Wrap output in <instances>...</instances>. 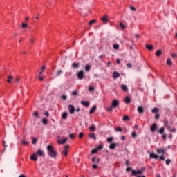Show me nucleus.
Here are the masks:
<instances>
[{
	"label": "nucleus",
	"instance_id": "1",
	"mask_svg": "<svg viewBox=\"0 0 177 177\" xmlns=\"http://www.w3.org/2000/svg\"><path fill=\"white\" fill-rule=\"evenodd\" d=\"M47 151L48 154V156H50V157L54 158L57 156V153H56V151L53 150V147L52 145L47 146Z\"/></svg>",
	"mask_w": 177,
	"mask_h": 177
},
{
	"label": "nucleus",
	"instance_id": "2",
	"mask_svg": "<svg viewBox=\"0 0 177 177\" xmlns=\"http://www.w3.org/2000/svg\"><path fill=\"white\" fill-rule=\"evenodd\" d=\"M157 153L158 154H160V156H159V159L161 160L162 161H164L165 160V158L164 157V154H165V151L164 149H156Z\"/></svg>",
	"mask_w": 177,
	"mask_h": 177
},
{
	"label": "nucleus",
	"instance_id": "3",
	"mask_svg": "<svg viewBox=\"0 0 177 177\" xmlns=\"http://www.w3.org/2000/svg\"><path fill=\"white\" fill-rule=\"evenodd\" d=\"M120 106V102L118 101V100H113L111 103V106L113 109H117Z\"/></svg>",
	"mask_w": 177,
	"mask_h": 177
},
{
	"label": "nucleus",
	"instance_id": "4",
	"mask_svg": "<svg viewBox=\"0 0 177 177\" xmlns=\"http://www.w3.org/2000/svg\"><path fill=\"white\" fill-rule=\"evenodd\" d=\"M62 156H65L66 157H67V156H68V146H65L64 147V149L62 151Z\"/></svg>",
	"mask_w": 177,
	"mask_h": 177
},
{
	"label": "nucleus",
	"instance_id": "5",
	"mask_svg": "<svg viewBox=\"0 0 177 177\" xmlns=\"http://www.w3.org/2000/svg\"><path fill=\"white\" fill-rule=\"evenodd\" d=\"M68 109L69 110V113L71 114H74L75 111V108L74 107V106L73 105H68Z\"/></svg>",
	"mask_w": 177,
	"mask_h": 177
},
{
	"label": "nucleus",
	"instance_id": "6",
	"mask_svg": "<svg viewBox=\"0 0 177 177\" xmlns=\"http://www.w3.org/2000/svg\"><path fill=\"white\" fill-rule=\"evenodd\" d=\"M77 78L78 80H82L84 78V72L82 71H80L77 73Z\"/></svg>",
	"mask_w": 177,
	"mask_h": 177
},
{
	"label": "nucleus",
	"instance_id": "7",
	"mask_svg": "<svg viewBox=\"0 0 177 177\" xmlns=\"http://www.w3.org/2000/svg\"><path fill=\"white\" fill-rule=\"evenodd\" d=\"M156 131H157V123H153L151 126V132H156Z\"/></svg>",
	"mask_w": 177,
	"mask_h": 177
},
{
	"label": "nucleus",
	"instance_id": "8",
	"mask_svg": "<svg viewBox=\"0 0 177 177\" xmlns=\"http://www.w3.org/2000/svg\"><path fill=\"white\" fill-rule=\"evenodd\" d=\"M36 156H39V157H42V156H45V153H44V151L41 149H38Z\"/></svg>",
	"mask_w": 177,
	"mask_h": 177
},
{
	"label": "nucleus",
	"instance_id": "9",
	"mask_svg": "<svg viewBox=\"0 0 177 177\" xmlns=\"http://www.w3.org/2000/svg\"><path fill=\"white\" fill-rule=\"evenodd\" d=\"M80 103L82 106H84V107H89V102L88 101H81Z\"/></svg>",
	"mask_w": 177,
	"mask_h": 177
},
{
	"label": "nucleus",
	"instance_id": "10",
	"mask_svg": "<svg viewBox=\"0 0 177 177\" xmlns=\"http://www.w3.org/2000/svg\"><path fill=\"white\" fill-rule=\"evenodd\" d=\"M131 172H132L133 175H138L139 174H143V171L141 170H137V171L131 170Z\"/></svg>",
	"mask_w": 177,
	"mask_h": 177
},
{
	"label": "nucleus",
	"instance_id": "11",
	"mask_svg": "<svg viewBox=\"0 0 177 177\" xmlns=\"http://www.w3.org/2000/svg\"><path fill=\"white\" fill-rule=\"evenodd\" d=\"M96 105H94L89 111V114H93V113H95V111H96Z\"/></svg>",
	"mask_w": 177,
	"mask_h": 177
},
{
	"label": "nucleus",
	"instance_id": "12",
	"mask_svg": "<svg viewBox=\"0 0 177 177\" xmlns=\"http://www.w3.org/2000/svg\"><path fill=\"white\" fill-rule=\"evenodd\" d=\"M101 20L103 21V23H108L109 22V19H107V15H104L101 18Z\"/></svg>",
	"mask_w": 177,
	"mask_h": 177
},
{
	"label": "nucleus",
	"instance_id": "13",
	"mask_svg": "<svg viewBox=\"0 0 177 177\" xmlns=\"http://www.w3.org/2000/svg\"><path fill=\"white\" fill-rule=\"evenodd\" d=\"M30 159L32 160V161H37L38 158H37V153H34L33 155H32L30 156Z\"/></svg>",
	"mask_w": 177,
	"mask_h": 177
},
{
	"label": "nucleus",
	"instance_id": "14",
	"mask_svg": "<svg viewBox=\"0 0 177 177\" xmlns=\"http://www.w3.org/2000/svg\"><path fill=\"white\" fill-rule=\"evenodd\" d=\"M137 110H138V112L139 113V114H142V113H145V110L143 109V107H142V106H138Z\"/></svg>",
	"mask_w": 177,
	"mask_h": 177
},
{
	"label": "nucleus",
	"instance_id": "15",
	"mask_svg": "<svg viewBox=\"0 0 177 177\" xmlns=\"http://www.w3.org/2000/svg\"><path fill=\"white\" fill-rule=\"evenodd\" d=\"M149 157H150L151 158H154L155 160H157V158H158V156L156 155V154L154 153H150Z\"/></svg>",
	"mask_w": 177,
	"mask_h": 177
},
{
	"label": "nucleus",
	"instance_id": "16",
	"mask_svg": "<svg viewBox=\"0 0 177 177\" xmlns=\"http://www.w3.org/2000/svg\"><path fill=\"white\" fill-rule=\"evenodd\" d=\"M66 142H67V138H64L58 140V143H59V145H64V143H66Z\"/></svg>",
	"mask_w": 177,
	"mask_h": 177
},
{
	"label": "nucleus",
	"instance_id": "17",
	"mask_svg": "<svg viewBox=\"0 0 177 177\" xmlns=\"http://www.w3.org/2000/svg\"><path fill=\"white\" fill-rule=\"evenodd\" d=\"M115 147H117V144H115V143H111L109 145V149H111V150H114V149H115Z\"/></svg>",
	"mask_w": 177,
	"mask_h": 177
},
{
	"label": "nucleus",
	"instance_id": "18",
	"mask_svg": "<svg viewBox=\"0 0 177 177\" xmlns=\"http://www.w3.org/2000/svg\"><path fill=\"white\" fill-rule=\"evenodd\" d=\"M80 67V64L73 62L72 64V68H78Z\"/></svg>",
	"mask_w": 177,
	"mask_h": 177
},
{
	"label": "nucleus",
	"instance_id": "19",
	"mask_svg": "<svg viewBox=\"0 0 177 177\" xmlns=\"http://www.w3.org/2000/svg\"><path fill=\"white\" fill-rule=\"evenodd\" d=\"M113 78H119L120 77V73H118V72L114 71L113 73Z\"/></svg>",
	"mask_w": 177,
	"mask_h": 177
},
{
	"label": "nucleus",
	"instance_id": "20",
	"mask_svg": "<svg viewBox=\"0 0 177 177\" xmlns=\"http://www.w3.org/2000/svg\"><path fill=\"white\" fill-rule=\"evenodd\" d=\"M32 115L33 117H35V118H39V113H38V111H34L32 113Z\"/></svg>",
	"mask_w": 177,
	"mask_h": 177
},
{
	"label": "nucleus",
	"instance_id": "21",
	"mask_svg": "<svg viewBox=\"0 0 177 177\" xmlns=\"http://www.w3.org/2000/svg\"><path fill=\"white\" fill-rule=\"evenodd\" d=\"M90 131L91 132H95V131H96V126H95V124L90 126Z\"/></svg>",
	"mask_w": 177,
	"mask_h": 177
},
{
	"label": "nucleus",
	"instance_id": "22",
	"mask_svg": "<svg viewBox=\"0 0 177 177\" xmlns=\"http://www.w3.org/2000/svg\"><path fill=\"white\" fill-rule=\"evenodd\" d=\"M121 89H122L124 92H127V91H128V87L127 86V85L122 84L121 86Z\"/></svg>",
	"mask_w": 177,
	"mask_h": 177
},
{
	"label": "nucleus",
	"instance_id": "23",
	"mask_svg": "<svg viewBox=\"0 0 177 177\" xmlns=\"http://www.w3.org/2000/svg\"><path fill=\"white\" fill-rule=\"evenodd\" d=\"M88 137L96 140V136H95V133H93L88 134Z\"/></svg>",
	"mask_w": 177,
	"mask_h": 177
},
{
	"label": "nucleus",
	"instance_id": "24",
	"mask_svg": "<svg viewBox=\"0 0 177 177\" xmlns=\"http://www.w3.org/2000/svg\"><path fill=\"white\" fill-rule=\"evenodd\" d=\"M113 109H114L112 106L110 107H106V110L108 111V113H113Z\"/></svg>",
	"mask_w": 177,
	"mask_h": 177
},
{
	"label": "nucleus",
	"instance_id": "25",
	"mask_svg": "<svg viewBox=\"0 0 177 177\" xmlns=\"http://www.w3.org/2000/svg\"><path fill=\"white\" fill-rule=\"evenodd\" d=\"M146 48H147V49H148V50H153V45L147 44Z\"/></svg>",
	"mask_w": 177,
	"mask_h": 177
},
{
	"label": "nucleus",
	"instance_id": "26",
	"mask_svg": "<svg viewBox=\"0 0 177 177\" xmlns=\"http://www.w3.org/2000/svg\"><path fill=\"white\" fill-rule=\"evenodd\" d=\"M124 102L127 104H129V102H131V99L129 97H126L124 99Z\"/></svg>",
	"mask_w": 177,
	"mask_h": 177
},
{
	"label": "nucleus",
	"instance_id": "27",
	"mask_svg": "<svg viewBox=\"0 0 177 177\" xmlns=\"http://www.w3.org/2000/svg\"><path fill=\"white\" fill-rule=\"evenodd\" d=\"M167 66H172V61L171 60V58L167 59Z\"/></svg>",
	"mask_w": 177,
	"mask_h": 177
},
{
	"label": "nucleus",
	"instance_id": "28",
	"mask_svg": "<svg viewBox=\"0 0 177 177\" xmlns=\"http://www.w3.org/2000/svg\"><path fill=\"white\" fill-rule=\"evenodd\" d=\"M164 131H165V129L164 127H161L158 132L160 133V135H164Z\"/></svg>",
	"mask_w": 177,
	"mask_h": 177
},
{
	"label": "nucleus",
	"instance_id": "29",
	"mask_svg": "<svg viewBox=\"0 0 177 177\" xmlns=\"http://www.w3.org/2000/svg\"><path fill=\"white\" fill-rule=\"evenodd\" d=\"M12 79H13V76H8L7 79V82H8V84H11Z\"/></svg>",
	"mask_w": 177,
	"mask_h": 177
},
{
	"label": "nucleus",
	"instance_id": "30",
	"mask_svg": "<svg viewBox=\"0 0 177 177\" xmlns=\"http://www.w3.org/2000/svg\"><path fill=\"white\" fill-rule=\"evenodd\" d=\"M62 73H63V71L58 70L57 72L56 73V77H60V75H62Z\"/></svg>",
	"mask_w": 177,
	"mask_h": 177
},
{
	"label": "nucleus",
	"instance_id": "31",
	"mask_svg": "<svg viewBox=\"0 0 177 177\" xmlns=\"http://www.w3.org/2000/svg\"><path fill=\"white\" fill-rule=\"evenodd\" d=\"M41 122L44 124V125H48V120H46V118H44L42 119V122Z\"/></svg>",
	"mask_w": 177,
	"mask_h": 177
},
{
	"label": "nucleus",
	"instance_id": "32",
	"mask_svg": "<svg viewBox=\"0 0 177 177\" xmlns=\"http://www.w3.org/2000/svg\"><path fill=\"white\" fill-rule=\"evenodd\" d=\"M92 161H93V162H95V164H97V163H99L100 159L97 158V161H96V157H93V158H92Z\"/></svg>",
	"mask_w": 177,
	"mask_h": 177
},
{
	"label": "nucleus",
	"instance_id": "33",
	"mask_svg": "<svg viewBox=\"0 0 177 177\" xmlns=\"http://www.w3.org/2000/svg\"><path fill=\"white\" fill-rule=\"evenodd\" d=\"M122 120L125 121V122L129 121V117L128 115H124L123 118H122Z\"/></svg>",
	"mask_w": 177,
	"mask_h": 177
},
{
	"label": "nucleus",
	"instance_id": "34",
	"mask_svg": "<svg viewBox=\"0 0 177 177\" xmlns=\"http://www.w3.org/2000/svg\"><path fill=\"white\" fill-rule=\"evenodd\" d=\"M162 53L161 52V50H158L156 52V56H158V57L161 56Z\"/></svg>",
	"mask_w": 177,
	"mask_h": 177
},
{
	"label": "nucleus",
	"instance_id": "35",
	"mask_svg": "<svg viewBox=\"0 0 177 177\" xmlns=\"http://www.w3.org/2000/svg\"><path fill=\"white\" fill-rule=\"evenodd\" d=\"M164 125H165V127H167L169 125V122H168V120H167V119H165V120H164Z\"/></svg>",
	"mask_w": 177,
	"mask_h": 177
},
{
	"label": "nucleus",
	"instance_id": "36",
	"mask_svg": "<svg viewBox=\"0 0 177 177\" xmlns=\"http://www.w3.org/2000/svg\"><path fill=\"white\" fill-rule=\"evenodd\" d=\"M107 142L108 143H111V142H113V140H114V138H113V137H109V138H107Z\"/></svg>",
	"mask_w": 177,
	"mask_h": 177
},
{
	"label": "nucleus",
	"instance_id": "37",
	"mask_svg": "<svg viewBox=\"0 0 177 177\" xmlns=\"http://www.w3.org/2000/svg\"><path fill=\"white\" fill-rule=\"evenodd\" d=\"M67 115H68L67 112H64V113H62V118H63L64 120H66V118H67Z\"/></svg>",
	"mask_w": 177,
	"mask_h": 177
},
{
	"label": "nucleus",
	"instance_id": "38",
	"mask_svg": "<svg viewBox=\"0 0 177 177\" xmlns=\"http://www.w3.org/2000/svg\"><path fill=\"white\" fill-rule=\"evenodd\" d=\"M158 108L156 107V108H153L152 110H151V113H158Z\"/></svg>",
	"mask_w": 177,
	"mask_h": 177
},
{
	"label": "nucleus",
	"instance_id": "39",
	"mask_svg": "<svg viewBox=\"0 0 177 177\" xmlns=\"http://www.w3.org/2000/svg\"><path fill=\"white\" fill-rule=\"evenodd\" d=\"M113 49H115V50L120 49V45H118L117 44H113Z\"/></svg>",
	"mask_w": 177,
	"mask_h": 177
},
{
	"label": "nucleus",
	"instance_id": "40",
	"mask_svg": "<svg viewBox=\"0 0 177 177\" xmlns=\"http://www.w3.org/2000/svg\"><path fill=\"white\" fill-rule=\"evenodd\" d=\"M95 23H96V20L93 19L88 23V26H92V24H95Z\"/></svg>",
	"mask_w": 177,
	"mask_h": 177
},
{
	"label": "nucleus",
	"instance_id": "41",
	"mask_svg": "<svg viewBox=\"0 0 177 177\" xmlns=\"http://www.w3.org/2000/svg\"><path fill=\"white\" fill-rule=\"evenodd\" d=\"M131 136H132V138H133V139H136V136H138V135L136 134V132L133 131V132L131 133Z\"/></svg>",
	"mask_w": 177,
	"mask_h": 177
},
{
	"label": "nucleus",
	"instance_id": "42",
	"mask_svg": "<svg viewBox=\"0 0 177 177\" xmlns=\"http://www.w3.org/2000/svg\"><path fill=\"white\" fill-rule=\"evenodd\" d=\"M86 71H91V66L90 65H86L85 67Z\"/></svg>",
	"mask_w": 177,
	"mask_h": 177
},
{
	"label": "nucleus",
	"instance_id": "43",
	"mask_svg": "<svg viewBox=\"0 0 177 177\" xmlns=\"http://www.w3.org/2000/svg\"><path fill=\"white\" fill-rule=\"evenodd\" d=\"M21 143L22 145H24V146H28V145L29 144V142L26 140H22Z\"/></svg>",
	"mask_w": 177,
	"mask_h": 177
},
{
	"label": "nucleus",
	"instance_id": "44",
	"mask_svg": "<svg viewBox=\"0 0 177 177\" xmlns=\"http://www.w3.org/2000/svg\"><path fill=\"white\" fill-rule=\"evenodd\" d=\"M61 99H62V100L64 101L67 100V95H62Z\"/></svg>",
	"mask_w": 177,
	"mask_h": 177
},
{
	"label": "nucleus",
	"instance_id": "45",
	"mask_svg": "<svg viewBox=\"0 0 177 177\" xmlns=\"http://www.w3.org/2000/svg\"><path fill=\"white\" fill-rule=\"evenodd\" d=\"M88 91H89L90 92H93V91H95V87H93V86H89V87H88Z\"/></svg>",
	"mask_w": 177,
	"mask_h": 177
},
{
	"label": "nucleus",
	"instance_id": "46",
	"mask_svg": "<svg viewBox=\"0 0 177 177\" xmlns=\"http://www.w3.org/2000/svg\"><path fill=\"white\" fill-rule=\"evenodd\" d=\"M32 145L37 144V138H32Z\"/></svg>",
	"mask_w": 177,
	"mask_h": 177
},
{
	"label": "nucleus",
	"instance_id": "47",
	"mask_svg": "<svg viewBox=\"0 0 177 177\" xmlns=\"http://www.w3.org/2000/svg\"><path fill=\"white\" fill-rule=\"evenodd\" d=\"M102 149H103V145H100L96 149L98 150H102Z\"/></svg>",
	"mask_w": 177,
	"mask_h": 177
},
{
	"label": "nucleus",
	"instance_id": "48",
	"mask_svg": "<svg viewBox=\"0 0 177 177\" xmlns=\"http://www.w3.org/2000/svg\"><path fill=\"white\" fill-rule=\"evenodd\" d=\"M45 68H46L45 66H43L41 68V71L39 72L40 75L42 74L44 71H45Z\"/></svg>",
	"mask_w": 177,
	"mask_h": 177
},
{
	"label": "nucleus",
	"instance_id": "49",
	"mask_svg": "<svg viewBox=\"0 0 177 177\" xmlns=\"http://www.w3.org/2000/svg\"><path fill=\"white\" fill-rule=\"evenodd\" d=\"M97 153V149H95L91 151V154H96Z\"/></svg>",
	"mask_w": 177,
	"mask_h": 177
},
{
	"label": "nucleus",
	"instance_id": "50",
	"mask_svg": "<svg viewBox=\"0 0 177 177\" xmlns=\"http://www.w3.org/2000/svg\"><path fill=\"white\" fill-rule=\"evenodd\" d=\"M165 162L167 165H169L171 164V159H167Z\"/></svg>",
	"mask_w": 177,
	"mask_h": 177
},
{
	"label": "nucleus",
	"instance_id": "51",
	"mask_svg": "<svg viewBox=\"0 0 177 177\" xmlns=\"http://www.w3.org/2000/svg\"><path fill=\"white\" fill-rule=\"evenodd\" d=\"M115 131L117 132H122V129H121V127H118L115 129Z\"/></svg>",
	"mask_w": 177,
	"mask_h": 177
},
{
	"label": "nucleus",
	"instance_id": "52",
	"mask_svg": "<svg viewBox=\"0 0 177 177\" xmlns=\"http://www.w3.org/2000/svg\"><path fill=\"white\" fill-rule=\"evenodd\" d=\"M71 95H73V96H77V95H78V92H77V91H73L72 92V93H71Z\"/></svg>",
	"mask_w": 177,
	"mask_h": 177
},
{
	"label": "nucleus",
	"instance_id": "53",
	"mask_svg": "<svg viewBox=\"0 0 177 177\" xmlns=\"http://www.w3.org/2000/svg\"><path fill=\"white\" fill-rule=\"evenodd\" d=\"M19 81H20V77H16L15 81V84H19Z\"/></svg>",
	"mask_w": 177,
	"mask_h": 177
},
{
	"label": "nucleus",
	"instance_id": "54",
	"mask_svg": "<svg viewBox=\"0 0 177 177\" xmlns=\"http://www.w3.org/2000/svg\"><path fill=\"white\" fill-rule=\"evenodd\" d=\"M127 67H128L129 68H132V64L131 63H127Z\"/></svg>",
	"mask_w": 177,
	"mask_h": 177
},
{
	"label": "nucleus",
	"instance_id": "55",
	"mask_svg": "<svg viewBox=\"0 0 177 177\" xmlns=\"http://www.w3.org/2000/svg\"><path fill=\"white\" fill-rule=\"evenodd\" d=\"M169 132H172L173 133H175V132H176V129L173 128V129H171L170 130Z\"/></svg>",
	"mask_w": 177,
	"mask_h": 177
},
{
	"label": "nucleus",
	"instance_id": "56",
	"mask_svg": "<svg viewBox=\"0 0 177 177\" xmlns=\"http://www.w3.org/2000/svg\"><path fill=\"white\" fill-rule=\"evenodd\" d=\"M38 78L40 81H44V77L42 76H41V75H38Z\"/></svg>",
	"mask_w": 177,
	"mask_h": 177
},
{
	"label": "nucleus",
	"instance_id": "57",
	"mask_svg": "<svg viewBox=\"0 0 177 177\" xmlns=\"http://www.w3.org/2000/svg\"><path fill=\"white\" fill-rule=\"evenodd\" d=\"M130 9H131V10H132L133 12H135V10H136V8H135V7H133V6H130Z\"/></svg>",
	"mask_w": 177,
	"mask_h": 177
},
{
	"label": "nucleus",
	"instance_id": "58",
	"mask_svg": "<svg viewBox=\"0 0 177 177\" xmlns=\"http://www.w3.org/2000/svg\"><path fill=\"white\" fill-rule=\"evenodd\" d=\"M83 136H84V133H79V138H80V139L82 138Z\"/></svg>",
	"mask_w": 177,
	"mask_h": 177
},
{
	"label": "nucleus",
	"instance_id": "59",
	"mask_svg": "<svg viewBox=\"0 0 177 177\" xmlns=\"http://www.w3.org/2000/svg\"><path fill=\"white\" fill-rule=\"evenodd\" d=\"M22 28H27V24L22 23Z\"/></svg>",
	"mask_w": 177,
	"mask_h": 177
},
{
	"label": "nucleus",
	"instance_id": "60",
	"mask_svg": "<svg viewBox=\"0 0 177 177\" xmlns=\"http://www.w3.org/2000/svg\"><path fill=\"white\" fill-rule=\"evenodd\" d=\"M134 37H135L136 38H137V39H139V38H140V35H138V34H135V35H134Z\"/></svg>",
	"mask_w": 177,
	"mask_h": 177
},
{
	"label": "nucleus",
	"instance_id": "61",
	"mask_svg": "<svg viewBox=\"0 0 177 177\" xmlns=\"http://www.w3.org/2000/svg\"><path fill=\"white\" fill-rule=\"evenodd\" d=\"M167 128L169 132L172 129H171L172 127H171V125H169V126L167 127Z\"/></svg>",
	"mask_w": 177,
	"mask_h": 177
},
{
	"label": "nucleus",
	"instance_id": "62",
	"mask_svg": "<svg viewBox=\"0 0 177 177\" xmlns=\"http://www.w3.org/2000/svg\"><path fill=\"white\" fill-rule=\"evenodd\" d=\"M70 139H74V133H71L69 135Z\"/></svg>",
	"mask_w": 177,
	"mask_h": 177
},
{
	"label": "nucleus",
	"instance_id": "63",
	"mask_svg": "<svg viewBox=\"0 0 177 177\" xmlns=\"http://www.w3.org/2000/svg\"><path fill=\"white\" fill-rule=\"evenodd\" d=\"M120 27L124 30V28H125V26H124V24H122V23L120 24Z\"/></svg>",
	"mask_w": 177,
	"mask_h": 177
},
{
	"label": "nucleus",
	"instance_id": "64",
	"mask_svg": "<svg viewBox=\"0 0 177 177\" xmlns=\"http://www.w3.org/2000/svg\"><path fill=\"white\" fill-rule=\"evenodd\" d=\"M93 169H96V168H97V165H93Z\"/></svg>",
	"mask_w": 177,
	"mask_h": 177
}]
</instances>
